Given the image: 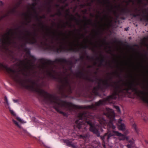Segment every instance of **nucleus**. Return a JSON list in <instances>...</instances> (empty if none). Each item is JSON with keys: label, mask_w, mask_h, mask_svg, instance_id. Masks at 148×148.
<instances>
[{"label": "nucleus", "mask_w": 148, "mask_h": 148, "mask_svg": "<svg viewBox=\"0 0 148 148\" xmlns=\"http://www.w3.org/2000/svg\"><path fill=\"white\" fill-rule=\"evenodd\" d=\"M112 77H109L108 79L104 80L101 79H97L99 81L102 82L104 87H103L100 84H99L97 86L94 87L92 92H90V94L88 95L87 96L91 98L93 93L95 96L100 97L101 95L98 92L99 90H100L104 92L106 89L110 87L112 88V95L103 99L100 100L98 101L95 102L94 104L86 106L84 108L81 106L75 105L72 103L62 100L58 96L49 94L47 92L40 88V95L44 98V101L46 103L53 105L58 112L62 114L64 116L67 117L68 114L60 110V108H63L70 112L77 109L83 108L95 111L100 106L105 105L107 103L114 104L115 102L114 100L116 99L117 98H120L125 96L127 94H130L131 92H129L130 90L135 92L141 98L143 95L145 94L144 91L139 90L137 87L139 84L136 82V84H135V82L134 80L131 82H128V84H125V86H127V87L123 88L119 85V82H113L114 85L111 83H109V82L112 81Z\"/></svg>", "instance_id": "f257e3e1"}, {"label": "nucleus", "mask_w": 148, "mask_h": 148, "mask_svg": "<svg viewBox=\"0 0 148 148\" xmlns=\"http://www.w3.org/2000/svg\"><path fill=\"white\" fill-rule=\"evenodd\" d=\"M114 117V111L109 108H106L102 115H93L88 111H84L79 113L78 116L79 119L75 121L76 125H74V128H77L80 130L84 127V130H86V128L84 127V125H89L90 131L99 137L100 136L99 130L102 131V129L100 126L95 125V119H97L101 125H107L108 132L101 137L103 141V146L104 147L105 143L108 142L111 137L114 136L113 131H110V129L114 130L116 127L113 123L115 120Z\"/></svg>", "instance_id": "f03ea898"}, {"label": "nucleus", "mask_w": 148, "mask_h": 148, "mask_svg": "<svg viewBox=\"0 0 148 148\" xmlns=\"http://www.w3.org/2000/svg\"><path fill=\"white\" fill-rule=\"evenodd\" d=\"M44 38L45 39V41L43 42L41 41L40 42L41 45L40 46L42 47L44 51H53L57 53H59L62 52L73 51L75 52H78L79 49L77 48H74L72 47V43L70 42L69 46L71 47L70 48H67L66 47H63V45H66V43H63L60 42H58L56 45H51L47 43V39L45 36H44Z\"/></svg>", "instance_id": "7ed1b4c3"}, {"label": "nucleus", "mask_w": 148, "mask_h": 148, "mask_svg": "<svg viewBox=\"0 0 148 148\" xmlns=\"http://www.w3.org/2000/svg\"><path fill=\"white\" fill-rule=\"evenodd\" d=\"M38 61L42 64L43 69L46 68V64L52 65H53L55 63H58L63 65L64 64H66L71 66H73V62L71 60H67L64 58L56 59L54 61L41 58L39 59Z\"/></svg>", "instance_id": "20e7f679"}, {"label": "nucleus", "mask_w": 148, "mask_h": 148, "mask_svg": "<svg viewBox=\"0 0 148 148\" xmlns=\"http://www.w3.org/2000/svg\"><path fill=\"white\" fill-rule=\"evenodd\" d=\"M60 82L63 84L62 86L60 88V93L62 95L64 96L66 90V87H68L67 91L69 94H71L72 92L71 86L69 82L68 76L64 77L63 79L61 78Z\"/></svg>", "instance_id": "39448f33"}, {"label": "nucleus", "mask_w": 148, "mask_h": 148, "mask_svg": "<svg viewBox=\"0 0 148 148\" xmlns=\"http://www.w3.org/2000/svg\"><path fill=\"white\" fill-rule=\"evenodd\" d=\"M37 37L39 38V37L38 36V34L36 32H35L32 36V39L29 38L27 40L26 43H25L23 44H21V47L22 48H23L24 51L26 52V54L30 56V55H31L30 54V49L26 47H25L26 43L30 44H34L36 43L37 41L36 38Z\"/></svg>", "instance_id": "423d86ee"}, {"label": "nucleus", "mask_w": 148, "mask_h": 148, "mask_svg": "<svg viewBox=\"0 0 148 148\" xmlns=\"http://www.w3.org/2000/svg\"><path fill=\"white\" fill-rule=\"evenodd\" d=\"M30 57L33 62H32L31 60H28L27 58L25 59V60H19L20 65L24 67L23 69L24 71H25V69H30V67H33L32 64L35 62L36 60V58L32 55H30Z\"/></svg>", "instance_id": "0eeeda50"}, {"label": "nucleus", "mask_w": 148, "mask_h": 148, "mask_svg": "<svg viewBox=\"0 0 148 148\" xmlns=\"http://www.w3.org/2000/svg\"><path fill=\"white\" fill-rule=\"evenodd\" d=\"M135 13H132L131 10L126 8L124 9H122L121 10V13L122 14H130L131 16H132L134 17L137 16H142L141 14L140 10L138 9L137 8H135L134 10Z\"/></svg>", "instance_id": "6e6552de"}, {"label": "nucleus", "mask_w": 148, "mask_h": 148, "mask_svg": "<svg viewBox=\"0 0 148 148\" xmlns=\"http://www.w3.org/2000/svg\"><path fill=\"white\" fill-rule=\"evenodd\" d=\"M76 76L77 77L83 79L88 81L92 82H94L93 79L88 77L87 76H86L85 73L83 71H81L79 70L76 73Z\"/></svg>", "instance_id": "1a4fd4ad"}, {"label": "nucleus", "mask_w": 148, "mask_h": 148, "mask_svg": "<svg viewBox=\"0 0 148 148\" xmlns=\"http://www.w3.org/2000/svg\"><path fill=\"white\" fill-rule=\"evenodd\" d=\"M13 122L19 128L18 132L20 134L24 136L29 135V133L26 130L22 128L16 121L13 119Z\"/></svg>", "instance_id": "9d476101"}, {"label": "nucleus", "mask_w": 148, "mask_h": 148, "mask_svg": "<svg viewBox=\"0 0 148 148\" xmlns=\"http://www.w3.org/2000/svg\"><path fill=\"white\" fill-rule=\"evenodd\" d=\"M35 14V18L37 20L40 22L39 25L41 27L42 29L43 30L44 28L45 27V26L44 25L43 23L42 22L41 19L42 18H45V15H43L42 16H40V18H39L38 17V16L37 13V14ZM45 27L47 31H49V28H48L47 26H45Z\"/></svg>", "instance_id": "9b49d317"}, {"label": "nucleus", "mask_w": 148, "mask_h": 148, "mask_svg": "<svg viewBox=\"0 0 148 148\" xmlns=\"http://www.w3.org/2000/svg\"><path fill=\"white\" fill-rule=\"evenodd\" d=\"M114 136H119V139L120 140H128V138L125 135L118 131H113Z\"/></svg>", "instance_id": "f8f14e48"}, {"label": "nucleus", "mask_w": 148, "mask_h": 148, "mask_svg": "<svg viewBox=\"0 0 148 148\" xmlns=\"http://www.w3.org/2000/svg\"><path fill=\"white\" fill-rule=\"evenodd\" d=\"M55 72H56V71L54 70L53 69L51 70V71H50L49 70L47 71V75L49 77L52 79H57L56 76L53 73Z\"/></svg>", "instance_id": "ddd939ff"}, {"label": "nucleus", "mask_w": 148, "mask_h": 148, "mask_svg": "<svg viewBox=\"0 0 148 148\" xmlns=\"http://www.w3.org/2000/svg\"><path fill=\"white\" fill-rule=\"evenodd\" d=\"M122 120L120 119L118 121L117 125L119 129L120 130H125V125L122 123Z\"/></svg>", "instance_id": "4468645a"}, {"label": "nucleus", "mask_w": 148, "mask_h": 148, "mask_svg": "<svg viewBox=\"0 0 148 148\" xmlns=\"http://www.w3.org/2000/svg\"><path fill=\"white\" fill-rule=\"evenodd\" d=\"M145 94L142 96L143 101L148 105V91H144Z\"/></svg>", "instance_id": "2eb2a0df"}, {"label": "nucleus", "mask_w": 148, "mask_h": 148, "mask_svg": "<svg viewBox=\"0 0 148 148\" xmlns=\"http://www.w3.org/2000/svg\"><path fill=\"white\" fill-rule=\"evenodd\" d=\"M128 144L127 145V148H132L133 147L134 143V140L133 139H131L128 141Z\"/></svg>", "instance_id": "dca6fc26"}, {"label": "nucleus", "mask_w": 148, "mask_h": 148, "mask_svg": "<svg viewBox=\"0 0 148 148\" xmlns=\"http://www.w3.org/2000/svg\"><path fill=\"white\" fill-rule=\"evenodd\" d=\"M64 142L66 144V145L69 147H74V144L72 143V142L69 140H64Z\"/></svg>", "instance_id": "f3484780"}, {"label": "nucleus", "mask_w": 148, "mask_h": 148, "mask_svg": "<svg viewBox=\"0 0 148 148\" xmlns=\"http://www.w3.org/2000/svg\"><path fill=\"white\" fill-rule=\"evenodd\" d=\"M100 56L101 57V59L100 60V64L99 65V66H101L103 63L105 62H106V61L105 59L104 56L101 54H100Z\"/></svg>", "instance_id": "a211bd4d"}, {"label": "nucleus", "mask_w": 148, "mask_h": 148, "mask_svg": "<svg viewBox=\"0 0 148 148\" xmlns=\"http://www.w3.org/2000/svg\"><path fill=\"white\" fill-rule=\"evenodd\" d=\"M37 3L36 2H34L32 3V9L34 14H37V11L35 8V6L36 5Z\"/></svg>", "instance_id": "6ab92c4d"}, {"label": "nucleus", "mask_w": 148, "mask_h": 148, "mask_svg": "<svg viewBox=\"0 0 148 148\" xmlns=\"http://www.w3.org/2000/svg\"><path fill=\"white\" fill-rule=\"evenodd\" d=\"M132 127L136 132L138 134V133L139 130L137 128L136 125L135 123H133L132 125Z\"/></svg>", "instance_id": "aec40b11"}, {"label": "nucleus", "mask_w": 148, "mask_h": 148, "mask_svg": "<svg viewBox=\"0 0 148 148\" xmlns=\"http://www.w3.org/2000/svg\"><path fill=\"white\" fill-rule=\"evenodd\" d=\"M143 20L148 21V16L147 15H145L143 16V18H140V20L141 21Z\"/></svg>", "instance_id": "412c9836"}, {"label": "nucleus", "mask_w": 148, "mask_h": 148, "mask_svg": "<svg viewBox=\"0 0 148 148\" xmlns=\"http://www.w3.org/2000/svg\"><path fill=\"white\" fill-rule=\"evenodd\" d=\"M72 17L71 18L72 20H74L77 23V25H79V21L75 17L73 16H72Z\"/></svg>", "instance_id": "4be33fe9"}, {"label": "nucleus", "mask_w": 148, "mask_h": 148, "mask_svg": "<svg viewBox=\"0 0 148 148\" xmlns=\"http://www.w3.org/2000/svg\"><path fill=\"white\" fill-rule=\"evenodd\" d=\"M23 14L26 17H28V18H29V21H28V23H29L31 21V19L30 16L32 15V14H31L29 15H28L27 14H25V13H23Z\"/></svg>", "instance_id": "5701e85b"}, {"label": "nucleus", "mask_w": 148, "mask_h": 148, "mask_svg": "<svg viewBox=\"0 0 148 148\" xmlns=\"http://www.w3.org/2000/svg\"><path fill=\"white\" fill-rule=\"evenodd\" d=\"M84 18L85 19V20L86 21H87L88 22V23L87 24H90V23H90L91 24H92V23L91 20H90V19L87 20V18H86V17L84 16Z\"/></svg>", "instance_id": "b1692460"}, {"label": "nucleus", "mask_w": 148, "mask_h": 148, "mask_svg": "<svg viewBox=\"0 0 148 148\" xmlns=\"http://www.w3.org/2000/svg\"><path fill=\"white\" fill-rule=\"evenodd\" d=\"M79 137L80 138L84 139H86L87 137H88V136L86 135H79Z\"/></svg>", "instance_id": "393cba45"}, {"label": "nucleus", "mask_w": 148, "mask_h": 148, "mask_svg": "<svg viewBox=\"0 0 148 148\" xmlns=\"http://www.w3.org/2000/svg\"><path fill=\"white\" fill-rule=\"evenodd\" d=\"M52 32V34H53V37H52V38H53L50 41V43L52 45H53L54 43V42L53 41V38H54V36L55 35V34L54 32Z\"/></svg>", "instance_id": "a878e982"}, {"label": "nucleus", "mask_w": 148, "mask_h": 148, "mask_svg": "<svg viewBox=\"0 0 148 148\" xmlns=\"http://www.w3.org/2000/svg\"><path fill=\"white\" fill-rule=\"evenodd\" d=\"M27 33V35L30 38L31 36H32V34L30 32L27 31L26 30L25 31Z\"/></svg>", "instance_id": "bb28decb"}, {"label": "nucleus", "mask_w": 148, "mask_h": 148, "mask_svg": "<svg viewBox=\"0 0 148 148\" xmlns=\"http://www.w3.org/2000/svg\"><path fill=\"white\" fill-rule=\"evenodd\" d=\"M56 15L59 16H60L62 15V13L61 11L60 10H59L58 12L56 13Z\"/></svg>", "instance_id": "cd10ccee"}, {"label": "nucleus", "mask_w": 148, "mask_h": 148, "mask_svg": "<svg viewBox=\"0 0 148 148\" xmlns=\"http://www.w3.org/2000/svg\"><path fill=\"white\" fill-rule=\"evenodd\" d=\"M48 4L49 5V7H48V9H47V11L48 12H50L51 11V5L50 4V2H49L48 3Z\"/></svg>", "instance_id": "c85d7f7f"}, {"label": "nucleus", "mask_w": 148, "mask_h": 148, "mask_svg": "<svg viewBox=\"0 0 148 148\" xmlns=\"http://www.w3.org/2000/svg\"><path fill=\"white\" fill-rule=\"evenodd\" d=\"M126 2L127 3V5H128L130 3H132L133 4L134 3V1L133 0H129L128 1H126Z\"/></svg>", "instance_id": "c756f323"}, {"label": "nucleus", "mask_w": 148, "mask_h": 148, "mask_svg": "<svg viewBox=\"0 0 148 148\" xmlns=\"http://www.w3.org/2000/svg\"><path fill=\"white\" fill-rule=\"evenodd\" d=\"M4 101L5 102V103L7 104V105L8 106L9 105L8 102V100L6 96L4 98Z\"/></svg>", "instance_id": "7c9ffc66"}, {"label": "nucleus", "mask_w": 148, "mask_h": 148, "mask_svg": "<svg viewBox=\"0 0 148 148\" xmlns=\"http://www.w3.org/2000/svg\"><path fill=\"white\" fill-rule=\"evenodd\" d=\"M113 73L116 75L117 77L119 78L121 77L120 74H119L117 73L114 72H113Z\"/></svg>", "instance_id": "2f4dec72"}, {"label": "nucleus", "mask_w": 148, "mask_h": 148, "mask_svg": "<svg viewBox=\"0 0 148 148\" xmlns=\"http://www.w3.org/2000/svg\"><path fill=\"white\" fill-rule=\"evenodd\" d=\"M115 108L117 110V112H120V108L119 107L117 106H115Z\"/></svg>", "instance_id": "473e14b6"}, {"label": "nucleus", "mask_w": 148, "mask_h": 148, "mask_svg": "<svg viewBox=\"0 0 148 148\" xmlns=\"http://www.w3.org/2000/svg\"><path fill=\"white\" fill-rule=\"evenodd\" d=\"M105 3H107L108 5H110L111 3L109 0H106V1H104Z\"/></svg>", "instance_id": "72a5a7b5"}, {"label": "nucleus", "mask_w": 148, "mask_h": 148, "mask_svg": "<svg viewBox=\"0 0 148 148\" xmlns=\"http://www.w3.org/2000/svg\"><path fill=\"white\" fill-rule=\"evenodd\" d=\"M84 58V56L82 55H81L80 56L79 58V59H80V60H82L83 61Z\"/></svg>", "instance_id": "f704fd0d"}, {"label": "nucleus", "mask_w": 148, "mask_h": 148, "mask_svg": "<svg viewBox=\"0 0 148 148\" xmlns=\"http://www.w3.org/2000/svg\"><path fill=\"white\" fill-rule=\"evenodd\" d=\"M9 111H10V112L11 114L12 115L14 116L16 115L14 112L12 110H10Z\"/></svg>", "instance_id": "c9c22d12"}, {"label": "nucleus", "mask_w": 148, "mask_h": 148, "mask_svg": "<svg viewBox=\"0 0 148 148\" xmlns=\"http://www.w3.org/2000/svg\"><path fill=\"white\" fill-rule=\"evenodd\" d=\"M21 32H22L21 31V30H19L20 34H19V36L18 37V38L19 39H21L22 38L21 35Z\"/></svg>", "instance_id": "e433bc0d"}, {"label": "nucleus", "mask_w": 148, "mask_h": 148, "mask_svg": "<svg viewBox=\"0 0 148 148\" xmlns=\"http://www.w3.org/2000/svg\"><path fill=\"white\" fill-rule=\"evenodd\" d=\"M87 59L89 60H93L94 59V58L93 57H90L89 56H87Z\"/></svg>", "instance_id": "4c0bfd02"}, {"label": "nucleus", "mask_w": 148, "mask_h": 148, "mask_svg": "<svg viewBox=\"0 0 148 148\" xmlns=\"http://www.w3.org/2000/svg\"><path fill=\"white\" fill-rule=\"evenodd\" d=\"M16 119L19 122H21V123L22 122V120L19 117H17L16 118Z\"/></svg>", "instance_id": "58836bf2"}, {"label": "nucleus", "mask_w": 148, "mask_h": 148, "mask_svg": "<svg viewBox=\"0 0 148 148\" xmlns=\"http://www.w3.org/2000/svg\"><path fill=\"white\" fill-rule=\"evenodd\" d=\"M88 47V46L87 45H85V46H83L82 47V48L84 49H85L87 48Z\"/></svg>", "instance_id": "ea45409f"}, {"label": "nucleus", "mask_w": 148, "mask_h": 148, "mask_svg": "<svg viewBox=\"0 0 148 148\" xmlns=\"http://www.w3.org/2000/svg\"><path fill=\"white\" fill-rule=\"evenodd\" d=\"M108 17H109V16L108 15H107V14H106L104 16V18L107 19V20H108L109 19V18H108Z\"/></svg>", "instance_id": "a19ab883"}, {"label": "nucleus", "mask_w": 148, "mask_h": 148, "mask_svg": "<svg viewBox=\"0 0 148 148\" xmlns=\"http://www.w3.org/2000/svg\"><path fill=\"white\" fill-rule=\"evenodd\" d=\"M0 5L1 7H3V3L1 1H0Z\"/></svg>", "instance_id": "79ce46f5"}, {"label": "nucleus", "mask_w": 148, "mask_h": 148, "mask_svg": "<svg viewBox=\"0 0 148 148\" xmlns=\"http://www.w3.org/2000/svg\"><path fill=\"white\" fill-rule=\"evenodd\" d=\"M66 24L69 25V27H72V25L71 24H69L68 22H66Z\"/></svg>", "instance_id": "37998d69"}, {"label": "nucleus", "mask_w": 148, "mask_h": 148, "mask_svg": "<svg viewBox=\"0 0 148 148\" xmlns=\"http://www.w3.org/2000/svg\"><path fill=\"white\" fill-rule=\"evenodd\" d=\"M21 27V26H19L18 27L16 28L15 29L16 30H19L20 28Z\"/></svg>", "instance_id": "c03bdc74"}, {"label": "nucleus", "mask_w": 148, "mask_h": 148, "mask_svg": "<svg viewBox=\"0 0 148 148\" xmlns=\"http://www.w3.org/2000/svg\"><path fill=\"white\" fill-rule=\"evenodd\" d=\"M86 5L85 4H81L80 5V6L82 8L84 7Z\"/></svg>", "instance_id": "a18cd8bd"}, {"label": "nucleus", "mask_w": 148, "mask_h": 148, "mask_svg": "<svg viewBox=\"0 0 148 148\" xmlns=\"http://www.w3.org/2000/svg\"><path fill=\"white\" fill-rule=\"evenodd\" d=\"M87 6H91V3H88L87 4Z\"/></svg>", "instance_id": "49530a36"}, {"label": "nucleus", "mask_w": 148, "mask_h": 148, "mask_svg": "<svg viewBox=\"0 0 148 148\" xmlns=\"http://www.w3.org/2000/svg\"><path fill=\"white\" fill-rule=\"evenodd\" d=\"M80 61V59H79V58L76 59H75V62H77V61Z\"/></svg>", "instance_id": "de8ad7c7"}, {"label": "nucleus", "mask_w": 148, "mask_h": 148, "mask_svg": "<svg viewBox=\"0 0 148 148\" xmlns=\"http://www.w3.org/2000/svg\"><path fill=\"white\" fill-rule=\"evenodd\" d=\"M142 12L143 14H144L145 13H147V10H145V12L143 11V10H142Z\"/></svg>", "instance_id": "09e8293b"}, {"label": "nucleus", "mask_w": 148, "mask_h": 148, "mask_svg": "<svg viewBox=\"0 0 148 148\" xmlns=\"http://www.w3.org/2000/svg\"><path fill=\"white\" fill-rule=\"evenodd\" d=\"M87 11V10H86V9H85V10H83V11H82V12H84V13H86V12Z\"/></svg>", "instance_id": "8fccbe9b"}, {"label": "nucleus", "mask_w": 148, "mask_h": 148, "mask_svg": "<svg viewBox=\"0 0 148 148\" xmlns=\"http://www.w3.org/2000/svg\"><path fill=\"white\" fill-rule=\"evenodd\" d=\"M113 9L112 6L111 5V9H110L109 10L111 11V10H113Z\"/></svg>", "instance_id": "3c124183"}, {"label": "nucleus", "mask_w": 148, "mask_h": 148, "mask_svg": "<svg viewBox=\"0 0 148 148\" xmlns=\"http://www.w3.org/2000/svg\"><path fill=\"white\" fill-rule=\"evenodd\" d=\"M55 6L56 7H59V5L58 4H56Z\"/></svg>", "instance_id": "603ef678"}, {"label": "nucleus", "mask_w": 148, "mask_h": 148, "mask_svg": "<svg viewBox=\"0 0 148 148\" xmlns=\"http://www.w3.org/2000/svg\"><path fill=\"white\" fill-rule=\"evenodd\" d=\"M103 43H106V40L105 39H104L103 40Z\"/></svg>", "instance_id": "864d4df0"}, {"label": "nucleus", "mask_w": 148, "mask_h": 148, "mask_svg": "<svg viewBox=\"0 0 148 148\" xmlns=\"http://www.w3.org/2000/svg\"><path fill=\"white\" fill-rule=\"evenodd\" d=\"M89 49L92 50V51H94V49L93 48H89Z\"/></svg>", "instance_id": "5fc2aeb1"}, {"label": "nucleus", "mask_w": 148, "mask_h": 148, "mask_svg": "<svg viewBox=\"0 0 148 148\" xmlns=\"http://www.w3.org/2000/svg\"><path fill=\"white\" fill-rule=\"evenodd\" d=\"M55 14H51V16L52 17H54L55 16Z\"/></svg>", "instance_id": "6e6d98bb"}, {"label": "nucleus", "mask_w": 148, "mask_h": 148, "mask_svg": "<svg viewBox=\"0 0 148 148\" xmlns=\"http://www.w3.org/2000/svg\"><path fill=\"white\" fill-rule=\"evenodd\" d=\"M76 15L79 18L80 17V15H79L77 13L76 14Z\"/></svg>", "instance_id": "4d7b16f0"}, {"label": "nucleus", "mask_w": 148, "mask_h": 148, "mask_svg": "<svg viewBox=\"0 0 148 148\" xmlns=\"http://www.w3.org/2000/svg\"><path fill=\"white\" fill-rule=\"evenodd\" d=\"M13 101L15 103L17 101V100H15V99H13Z\"/></svg>", "instance_id": "13d9d810"}, {"label": "nucleus", "mask_w": 148, "mask_h": 148, "mask_svg": "<svg viewBox=\"0 0 148 148\" xmlns=\"http://www.w3.org/2000/svg\"><path fill=\"white\" fill-rule=\"evenodd\" d=\"M72 67H73V66H70V71H72Z\"/></svg>", "instance_id": "bf43d9fd"}, {"label": "nucleus", "mask_w": 148, "mask_h": 148, "mask_svg": "<svg viewBox=\"0 0 148 148\" xmlns=\"http://www.w3.org/2000/svg\"><path fill=\"white\" fill-rule=\"evenodd\" d=\"M92 67V66L91 65H88V66L87 67L88 68H90Z\"/></svg>", "instance_id": "052dcab7"}, {"label": "nucleus", "mask_w": 148, "mask_h": 148, "mask_svg": "<svg viewBox=\"0 0 148 148\" xmlns=\"http://www.w3.org/2000/svg\"><path fill=\"white\" fill-rule=\"evenodd\" d=\"M128 30V29L127 28H125V30L126 31H127Z\"/></svg>", "instance_id": "680f3d73"}, {"label": "nucleus", "mask_w": 148, "mask_h": 148, "mask_svg": "<svg viewBox=\"0 0 148 148\" xmlns=\"http://www.w3.org/2000/svg\"><path fill=\"white\" fill-rule=\"evenodd\" d=\"M47 36H51V35H50V33H47Z\"/></svg>", "instance_id": "e2e57ef3"}, {"label": "nucleus", "mask_w": 148, "mask_h": 148, "mask_svg": "<svg viewBox=\"0 0 148 148\" xmlns=\"http://www.w3.org/2000/svg\"><path fill=\"white\" fill-rule=\"evenodd\" d=\"M23 74L25 75V76H27V74H25L24 73H23Z\"/></svg>", "instance_id": "0e129e2a"}, {"label": "nucleus", "mask_w": 148, "mask_h": 148, "mask_svg": "<svg viewBox=\"0 0 148 148\" xmlns=\"http://www.w3.org/2000/svg\"><path fill=\"white\" fill-rule=\"evenodd\" d=\"M96 33L97 34H99V32H96Z\"/></svg>", "instance_id": "69168bd1"}, {"label": "nucleus", "mask_w": 148, "mask_h": 148, "mask_svg": "<svg viewBox=\"0 0 148 148\" xmlns=\"http://www.w3.org/2000/svg\"><path fill=\"white\" fill-rule=\"evenodd\" d=\"M97 60H100L99 58H98V57L97 58Z\"/></svg>", "instance_id": "338daca9"}, {"label": "nucleus", "mask_w": 148, "mask_h": 148, "mask_svg": "<svg viewBox=\"0 0 148 148\" xmlns=\"http://www.w3.org/2000/svg\"><path fill=\"white\" fill-rule=\"evenodd\" d=\"M118 7L119 8H120V7H120V5H118Z\"/></svg>", "instance_id": "774afa93"}]
</instances>
